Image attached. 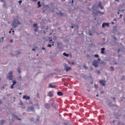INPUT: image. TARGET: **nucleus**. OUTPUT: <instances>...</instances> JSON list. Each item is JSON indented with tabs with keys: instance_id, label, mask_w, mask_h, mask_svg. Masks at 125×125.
Instances as JSON below:
<instances>
[{
	"instance_id": "obj_1",
	"label": "nucleus",
	"mask_w": 125,
	"mask_h": 125,
	"mask_svg": "<svg viewBox=\"0 0 125 125\" xmlns=\"http://www.w3.org/2000/svg\"><path fill=\"white\" fill-rule=\"evenodd\" d=\"M89 10L90 11H92L94 15H98V14H100V15H103L104 14V12H102L100 11H97V6H95V5H93Z\"/></svg>"
},
{
	"instance_id": "obj_2",
	"label": "nucleus",
	"mask_w": 125,
	"mask_h": 125,
	"mask_svg": "<svg viewBox=\"0 0 125 125\" xmlns=\"http://www.w3.org/2000/svg\"><path fill=\"white\" fill-rule=\"evenodd\" d=\"M18 25H21V22H20L18 20L15 19L12 23V26L14 28H17Z\"/></svg>"
},
{
	"instance_id": "obj_3",
	"label": "nucleus",
	"mask_w": 125,
	"mask_h": 125,
	"mask_svg": "<svg viewBox=\"0 0 125 125\" xmlns=\"http://www.w3.org/2000/svg\"><path fill=\"white\" fill-rule=\"evenodd\" d=\"M80 28V26L78 24H74V30L76 31L77 35L78 36H80L81 35H83V33L81 32L80 33V31H79V28Z\"/></svg>"
},
{
	"instance_id": "obj_4",
	"label": "nucleus",
	"mask_w": 125,
	"mask_h": 125,
	"mask_svg": "<svg viewBox=\"0 0 125 125\" xmlns=\"http://www.w3.org/2000/svg\"><path fill=\"white\" fill-rule=\"evenodd\" d=\"M7 79H8L9 81H12L13 80V72L10 71L7 76Z\"/></svg>"
},
{
	"instance_id": "obj_5",
	"label": "nucleus",
	"mask_w": 125,
	"mask_h": 125,
	"mask_svg": "<svg viewBox=\"0 0 125 125\" xmlns=\"http://www.w3.org/2000/svg\"><path fill=\"white\" fill-rule=\"evenodd\" d=\"M57 47L60 50H62L63 49V43L61 42H57Z\"/></svg>"
},
{
	"instance_id": "obj_6",
	"label": "nucleus",
	"mask_w": 125,
	"mask_h": 125,
	"mask_svg": "<svg viewBox=\"0 0 125 125\" xmlns=\"http://www.w3.org/2000/svg\"><path fill=\"white\" fill-rule=\"evenodd\" d=\"M64 70L66 72H69V71L72 70V67H69L67 64H65L64 65Z\"/></svg>"
},
{
	"instance_id": "obj_7",
	"label": "nucleus",
	"mask_w": 125,
	"mask_h": 125,
	"mask_svg": "<svg viewBox=\"0 0 125 125\" xmlns=\"http://www.w3.org/2000/svg\"><path fill=\"white\" fill-rule=\"evenodd\" d=\"M92 65L95 67V68H97V67H98V61L96 60H94L92 62Z\"/></svg>"
},
{
	"instance_id": "obj_8",
	"label": "nucleus",
	"mask_w": 125,
	"mask_h": 125,
	"mask_svg": "<svg viewBox=\"0 0 125 125\" xmlns=\"http://www.w3.org/2000/svg\"><path fill=\"white\" fill-rule=\"evenodd\" d=\"M35 111V108L33 106H29L27 107L28 112H34Z\"/></svg>"
},
{
	"instance_id": "obj_9",
	"label": "nucleus",
	"mask_w": 125,
	"mask_h": 125,
	"mask_svg": "<svg viewBox=\"0 0 125 125\" xmlns=\"http://www.w3.org/2000/svg\"><path fill=\"white\" fill-rule=\"evenodd\" d=\"M44 106L47 110H49V109H50V104L48 103L44 104Z\"/></svg>"
},
{
	"instance_id": "obj_10",
	"label": "nucleus",
	"mask_w": 125,
	"mask_h": 125,
	"mask_svg": "<svg viewBox=\"0 0 125 125\" xmlns=\"http://www.w3.org/2000/svg\"><path fill=\"white\" fill-rule=\"evenodd\" d=\"M33 27L35 28L34 31L37 32L38 30H39V26H38V23L34 24Z\"/></svg>"
},
{
	"instance_id": "obj_11",
	"label": "nucleus",
	"mask_w": 125,
	"mask_h": 125,
	"mask_svg": "<svg viewBox=\"0 0 125 125\" xmlns=\"http://www.w3.org/2000/svg\"><path fill=\"white\" fill-rule=\"evenodd\" d=\"M51 106L54 108L56 110L57 109V104L54 103V102L51 103Z\"/></svg>"
},
{
	"instance_id": "obj_12",
	"label": "nucleus",
	"mask_w": 125,
	"mask_h": 125,
	"mask_svg": "<svg viewBox=\"0 0 125 125\" xmlns=\"http://www.w3.org/2000/svg\"><path fill=\"white\" fill-rule=\"evenodd\" d=\"M23 99H25V100H30L31 98L29 96L24 95L22 97Z\"/></svg>"
},
{
	"instance_id": "obj_13",
	"label": "nucleus",
	"mask_w": 125,
	"mask_h": 125,
	"mask_svg": "<svg viewBox=\"0 0 125 125\" xmlns=\"http://www.w3.org/2000/svg\"><path fill=\"white\" fill-rule=\"evenodd\" d=\"M100 83L102 86H105V81L101 80L100 81Z\"/></svg>"
},
{
	"instance_id": "obj_14",
	"label": "nucleus",
	"mask_w": 125,
	"mask_h": 125,
	"mask_svg": "<svg viewBox=\"0 0 125 125\" xmlns=\"http://www.w3.org/2000/svg\"><path fill=\"white\" fill-rule=\"evenodd\" d=\"M56 87V85H52L51 83H49L48 86V88H55Z\"/></svg>"
},
{
	"instance_id": "obj_15",
	"label": "nucleus",
	"mask_w": 125,
	"mask_h": 125,
	"mask_svg": "<svg viewBox=\"0 0 125 125\" xmlns=\"http://www.w3.org/2000/svg\"><path fill=\"white\" fill-rule=\"evenodd\" d=\"M13 118H15L16 120H18V121H21V118H19L17 115L16 114H13Z\"/></svg>"
},
{
	"instance_id": "obj_16",
	"label": "nucleus",
	"mask_w": 125,
	"mask_h": 125,
	"mask_svg": "<svg viewBox=\"0 0 125 125\" xmlns=\"http://www.w3.org/2000/svg\"><path fill=\"white\" fill-rule=\"evenodd\" d=\"M47 96H49V97H53V94H52V92L50 91L49 93H48Z\"/></svg>"
},
{
	"instance_id": "obj_17",
	"label": "nucleus",
	"mask_w": 125,
	"mask_h": 125,
	"mask_svg": "<svg viewBox=\"0 0 125 125\" xmlns=\"http://www.w3.org/2000/svg\"><path fill=\"white\" fill-rule=\"evenodd\" d=\"M98 6H99L101 8V9H104V7L102 6V4H101V2H100L99 4L98 5Z\"/></svg>"
},
{
	"instance_id": "obj_18",
	"label": "nucleus",
	"mask_w": 125,
	"mask_h": 125,
	"mask_svg": "<svg viewBox=\"0 0 125 125\" xmlns=\"http://www.w3.org/2000/svg\"><path fill=\"white\" fill-rule=\"evenodd\" d=\"M62 55L63 56H65V57H69L70 56V54L66 53V52L63 53Z\"/></svg>"
},
{
	"instance_id": "obj_19",
	"label": "nucleus",
	"mask_w": 125,
	"mask_h": 125,
	"mask_svg": "<svg viewBox=\"0 0 125 125\" xmlns=\"http://www.w3.org/2000/svg\"><path fill=\"white\" fill-rule=\"evenodd\" d=\"M57 94L59 96H62L63 95V93L61 91H58L57 92Z\"/></svg>"
},
{
	"instance_id": "obj_20",
	"label": "nucleus",
	"mask_w": 125,
	"mask_h": 125,
	"mask_svg": "<svg viewBox=\"0 0 125 125\" xmlns=\"http://www.w3.org/2000/svg\"><path fill=\"white\" fill-rule=\"evenodd\" d=\"M57 14L58 15V16H63V15H64V14H63L61 12H59V13H57Z\"/></svg>"
},
{
	"instance_id": "obj_21",
	"label": "nucleus",
	"mask_w": 125,
	"mask_h": 125,
	"mask_svg": "<svg viewBox=\"0 0 125 125\" xmlns=\"http://www.w3.org/2000/svg\"><path fill=\"white\" fill-rule=\"evenodd\" d=\"M41 28L42 29H43L44 27H45V23H43V24L42 23H41Z\"/></svg>"
},
{
	"instance_id": "obj_22",
	"label": "nucleus",
	"mask_w": 125,
	"mask_h": 125,
	"mask_svg": "<svg viewBox=\"0 0 125 125\" xmlns=\"http://www.w3.org/2000/svg\"><path fill=\"white\" fill-rule=\"evenodd\" d=\"M37 4L38 5V7H42V4H41V1H39L37 2Z\"/></svg>"
},
{
	"instance_id": "obj_23",
	"label": "nucleus",
	"mask_w": 125,
	"mask_h": 125,
	"mask_svg": "<svg viewBox=\"0 0 125 125\" xmlns=\"http://www.w3.org/2000/svg\"><path fill=\"white\" fill-rule=\"evenodd\" d=\"M12 83H13L12 84L14 85H15V84L17 83V82L16 81V80H13Z\"/></svg>"
},
{
	"instance_id": "obj_24",
	"label": "nucleus",
	"mask_w": 125,
	"mask_h": 125,
	"mask_svg": "<svg viewBox=\"0 0 125 125\" xmlns=\"http://www.w3.org/2000/svg\"><path fill=\"white\" fill-rule=\"evenodd\" d=\"M114 116H115L116 119H117V120H119V117L118 116V113H115L114 114Z\"/></svg>"
},
{
	"instance_id": "obj_25",
	"label": "nucleus",
	"mask_w": 125,
	"mask_h": 125,
	"mask_svg": "<svg viewBox=\"0 0 125 125\" xmlns=\"http://www.w3.org/2000/svg\"><path fill=\"white\" fill-rule=\"evenodd\" d=\"M3 7L4 8H6L7 7V6L6 5V3H4L3 4Z\"/></svg>"
},
{
	"instance_id": "obj_26",
	"label": "nucleus",
	"mask_w": 125,
	"mask_h": 125,
	"mask_svg": "<svg viewBox=\"0 0 125 125\" xmlns=\"http://www.w3.org/2000/svg\"><path fill=\"white\" fill-rule=\"evenodd\" d=\"M18 72L19 74H20L21 73V69H20V67H18Z\"/></svg>"
},
{
	"instance_id": "obj_27",
	"label": "nucleus",
	"mask_w": 125,
	"mask_h": 125,
	"mask_svg": "<svg viewBox=\"0 0 125 125\" xmlns=\"http://www.w3.org/2000/svg\"><path fill=\"white\" fill-rule=\"evenodd\" d=\"M105 26H106L105 22L103 23L102 25V28H105Z\"/></svg>"
},
{
	"instance_id": "obj_28",
	"label": "nucleus",
	"mask_w": 125,
	"mask_h": 125,
	"mask_svg": "<svg viewBox=\"0 0 125 125\" xmlns=\"http://www.w3.org/2000/svg\"><path fill=\"white\" fill-rule=\"evenodd\" d=\"M21 80H22V77H21V76H20L18 78V81H21Z\"/></svg>"
},
{
	"instance_id": "obj_29",
	"label": "nucleus",
	"mask_w": 125,
	"mask_h": 125,
	"mask_svg": "<svg viewBox=\"0 0 125 125\" xmlns=\"http://www.w3.org/2000/svg\"><path fill=\"white\" fill-rule=\"evenodd\" d=\"M110 69L111 71H115V68H114V67L113 66H110Z\"/></svg>"
},
{
	"instance_id": "obj_30",
	"label": "nucleus",
	"mask_w": 125,
	"mask_h": 125,
	"mask_svg": "<svg viewBox=\"0 0 125 125\" xmlns=\"http://www.w3.org/2000/svg\"><path fill=\"white\" fill-rule=\"evenodd\" d=\"M20 54H21V52H20V51H18L17 52V54H16V55H20Z\"/></svg>"
},
{
	"instance_id": "obj_31",
	"label": "nucleus",
	"mask_w": 125,
	"mask_h": 125,
	"mask_svg": "<svg viewBox=\"0 0 125 125\" xmlns=\"http://www.w3.org/2000/svg\"><path fill=\"white\" fill-rule=\"evenodd\" d=\"M69 3H71V4H72V5H74V0H72L71 1H69Z\"/></svg>"
},
{
	"instance_id": "obj_32",
	"label": "nucleus",
	"mask_w": 125,
	"mask_h": 125,
	"mask_svg": "<svg viewBox=\"0 0 125 125\" xmlns=\"http://www.w3.org/2000/svg\"><path fill=\"white\" fill-rule=\"evenodd\" d=\"M112 38L114 41H117V38L115 36H112Z\"/></svg>"
},
{
	"instance_id": "obj_33",
	"label": "nucleus",
	"mask_w": 125,
	"mask_h": 125,
	"mask_svg": "<svg viewBox=\"0 0 125 125\" xmlns=\"http://www.w3.org/2000/svg\"><path fill=\"white\" fill-rule=\"evenodd\" d=\"M4 124V120H2L1 121L0 125H3Z\"/></svg>"
},
{
	"instance_id": "obj_34",
	"label": "nucleus",
	"mask_w": 125,
	"mask_h": 125,
	"mask_svg": "<svg viewBox=\"0 0 125 125\" xmlns=\"http://www.w3.org/2000/svg\"><path fill=\"white\" fill-rule=\"evenodd\" d=\"M94 57H96L97 58H99V55L98 54H95L94 55Z\"/></svg>"
},
{
	"instance_id": "obj_35",
	"label": "nucleus",
	"mask_w": 125,
	"mask_h": 125,
	"mask_svg": "<svg viewBox=\"0 0 125 125\" xmlns=\"http://www.w3.org/2000/svg\"><path fill=\"white\" fill-rule=\"evenodd\" d=\"M53 40L54 41H56V40H57V37H56V36H54Z\"/></svg>"
},
{
	"instance_id": "obj_36",
	"label": "nucleus",
	"mask_w": 125,
	"mask_h": 125,
	"mask_svg": "<svg viewBox=\"0 0 125 125\" xmlns=\"http://www.w3.org/2000/svg\"><path fill=\"white\" fill-rule=\"evenodd\" d=\"M11 88L12 89H13V88H14V85H13V84H12L11 86H10Z\"/></svg>"
},
{
	"instance_id": "obj_37",
	"label": "nucleus",
	"mask_w": 125,
	"mask_h": 125,
	"mask_svg": "<svg viewBox=\"0 0 125 125\" xmlns=\"http://www.w3.org/2000/svg\"><path fill=\"white\" fill-rule=\"evenodd\" d=\"M101 50L102 51H104L105 50V48L104 47L101 48Z\"/></svg>"
},
{
	"instance_id": "obj_38",
	"label": "nucleus",
	"mask_w": 125,
	"mask_h": 125,
	"mask_svg": "<svg viewBox=\"0 0 125 125\" xmlns=\"http://www.w3.org/2000/svg\"><path fill=\"white\" fill-rule=\"evenodd\" d=\"M83 68L84 69H85V70H87L88 68L87 66H86L85 65H83Z\"/></svg>"
},
{
	"instance_id": "obj_39",
	"label": "nucleus",
	"mask_w": 125,
	"mask_h": 125,
	"mask_svg": "<svg viewBox=\"0 0 125 125\" xmlns=\"http://www.w3.org/2000/svg\"><path fill=\"white\" fill-rule=\"evenodd\" d=\"M36 121H37V122H39V121H40V116L37 117V119H36Z\"/></svg>"
},
{
	"instance_id": "obj_40",
	"label": "nucleus",
	"mask_w": 125,
	"mask_h": 125,
	"mask_svg": "<svg viewBox=\"0 0 125 125\" xmlns=\"http://www.w3.org/2000/svg\"><path fill=\"white\" fill-rule=\"evenodd\" d=\"M105 26H106V27H109V23H106L105 22Z\"/></svg>"
},
{
	"instance_id": "obj_41",
	"label": "nucleus",
	"mask_w": 125,
	"mask_h": 125,
	"mask_svg": "<svg viewBox=\"0 0 125 125\" xmlns=\"http://www.w3.org/2000/svg\"><path fill=\"white\" fill-rule=\"evenodd\" d=\"M47 47H51V44H48L47 45Z\"/></svg>"
},
{
	"instance_id": "obj_42",
	"label": "nucleus",
	"mask_w": 125,
	"mask_h": 125,
	"mask_svg": "<svg viewBox=\"0 0 125 125\" xmlns=\"http://www.w3.org/2000/svg\"><path fill=\"white\" fill-rule=\"evenodd\" d=\"M19 3L21 5V3H22V0H20L19 1Z\"/></svg>"
},
{
	"instance_id": "obj_43",
	"label": "nucleus",
	"mask_w": 125,
	"mask_h": 125,
	"mask_svg": "<svg viewBox=\"0 0 125 125\" xmlns=\"http://www.w3.org/2000/svg\"><path fill=\"white\" fill-rule=\"evenodd\" d=\"M37 96L38 98H40V94L39 93H37Z\"/></svg>"
},
{
	"instance_id": "obj_44",
	"label": "nucleus",
	"mask_w": 125,
	"mask_h": 125,
	"mask_svg": "<svg viewBox=\"0 0 125 125\" xmlns=\"http://www.w3.org/2000/svg\"><path fill=\"white\" fill-rule=\"evenodd\" d=\"M51 46H54V42H52Z\"/></svg>"
},
{
	"instance_id": "obj_45",
	"label": "nucleus",
	"mask_w": 125,
	"mask_h": 125,
	"mask_svg": "<svg viewBox=\"0 0 125 125\" xmlns=\"http://www.w3.org/2000/svg\"><path fill=\"white\" fill-rule=\"evenodd\" d=\"M101 53L102 54H104V53H105V52H104V51H101Z\"/></svg>"
},
{
	"instance_id": "obj_46",
	"label": "nucleus",
	"mask_w": 125,
	"mask_h": 125,
	"mask_svg": "<svg viewBox=\"0 0 125 125\" xmlns=\"http://www.w3.org/2000/svg\"><path fill=\"white\" fill-rule=\"evenodd\" d=\"M30 121H31V122H34V121H35V120L34 119V118H31Z\"/></svg>"
},
{
	"instance_id": "obj_47",
	"label": "nucleus",
	"mask_w": 125,
	"mask_h": 125,
	"mask_svg": "<svg viewBox=\"0 0 125 125\" xmlns=\"http://www.w3.org/2000/svg\"><path fill=\"white\" fill-rule=\"evenodd\" d=\"M88 35H89V36H90L91 37V36H92V34L91 33V32H88Z\"/></svg>"
},
{
	"instance_id": "obj_48",
	"label": "nucleus",
	"mask_w": 125,
	"mask_h": 125,
	"mask_svg": "<svg viewBox=\"0 0 125 125\" xmlns=\"http://www.w3.org/2000/svg\"><path fill=\"white\" fill-rule=\"evenodd\" d=\"M0 1H1V2H5V0H0Z\"/></svg>"
},
{
	"instance_id": "obj_49",
	"label": "nucleus",
	"mask_w": 125,
	"mask_h": 125,
	"mask_svg": "<svg viewBox=\"0 0 125 125\" xmlns=\"http://www.w3.org/2000/svg\"><path fill=\"white\" fill-rule=\"evenodd\" d=\"M42 49L43 50H45V48L44 47H42Z\"/></svg>"
},
{
	"instance_id": "obj_50",
	"label": "nucleus",
	"mask_w": 125,
	"mask_h": 125,
	"mask_svg": "<svg viewBox=\"0 0 125 125\" xmlns=\"http://www.w3.org/2000/svg\"><path fill=\"white\" fill-rule=\"evenodd\" d=\"M22 104H23V103L22 102V101H20V105H22Z\"/></svg>"
},
{
	"instance_id": "obj_51",
	"label": "nucleus",
	"mask_w": 125,
	"mask_h": 125,
	"mask_svg": "<svg viewBox=\"0 0 125 125\" xmlns=\"http://www.w3.org/2000/svg\"><path fill=\"white\" fill-rule=\"evenodd\" d=\"M97 72L98 75H99V74H100V71H99V70L97 71Z\"/></svg>"
},
{
	"instance_id": "obj_52",
	"label": "nucleus",
	"mask_w": 125,
	"mask_h": 125,
	"mask_svg": "<svg viewBox=\"0 0 125 125\" xmlns=\"http://www.w3.org/2000/svg\"><path fill=\"white\" fill-rule=\"evenodd\" d=\"M112 99H113V100H116V99H117L116 97L112 98Z\"/></svg>"
},
{
	"instance_id": "obj_53",
	"label": "nucleus",
	"mask_w": 125,
	"mask_h": 125,
	"mask_svg": "<svg viewBox=\"0 0 125 125\" xmlns=\"http://www.w3.org/2000/svg\"><path fill=\"white\" fill-rule=\"evenodd\" d=\"M1 104H2V101L0 100V105H1Z\"/></svg>"
},
{
	"instance_id": "obj_54",
	"label": "nucleus",
	"mask_w": 125,
	"mask_h": 125,
	"mask_svg": "<svg viewBox=\"0 0 125 125\" xmlns=\"http://www.w3.org/2000/svg\"><path fill=\"white\" fill-rule=\"evenodd\" d=\"M32 1H34L35 2H37L38 1V0H32Z\"/></svg>"
},
{
	"instance_id": "obj_55",
	"label": "nucleus",
	"mask_w": 125,
	"mask_h": 125,
	"mask_svg": "<svg viewBox=\"0 0 125 125\" xmlns=\"http://www.w3.org/2000/svg\"><path fill=\"white\" fill-rule=\"evenodd\" d=\"M12 35H14V33L15 32V31H14V30H12Z\"/></svg>"
},
{
	"instance_id": "obj_56",
	"label": "nucleus",
	"mask_w": 125,
	"mask_h": 125,
	"mask_svg": "<svg viewBox=\"0 0 125 125\" xmlns=\"http://www.w3.org/2000/svg\"><path fill=\"white\" fill-rule=\"evenodd\" d=\"M90 70H91V71H92L93 70V68L92 67H91L90 68Z\"/></svg>"
},
{
	"instance_id": "obj_57",
	"label": "nucleus",
	"mask_w": 125,
	"mask_h": 125,
	"mask_svg": "<svg viewBox=\"0 0 125 125\" xmlns=\"http://www.w3.org/2000/svg\"><path fill=\"white\" fill-rule=\"evenodd\" d=\"M32 51H36V49L32 48Z\"/></svg>"
},
{
	"instance_id": "obj_58",
	"label": "nucleus",
	"mask_w": 125,
	"mask_h": 125,
	"mask_svg": "<svg viewBox=\"0 0 125 125\" xmlns=\"http://www.w3.org/2000/svg\"><path fill=\"white\" fill-rule=\"evenodd\" d=\"M103 41H106V39L105 38H103Z\"/></svg>"
},
{
	"instance_id": "obj_59",
	"label": "nucleus",
	"mask_w": 125,
	"mask_h": 125,
	"mask_svg": "<svg viewBox=\"0 0 125 125\" xmlns=\"http://www.w3.org/2000/svg\"><path fill=\"white\" fill-rule=\"evenodd\" d=\"M71 28H72V29H73L74 28V25L73 26V25H72L71 26Z\"/></svg>"
},
{
	"instance_id": "obj_60",
	"label": "nucleus",
	"mask_w": 125,
	"mask_h": 125,
	"mask_svg": "<svg viewBox=\"0 0 125 125\" xmlns=\"http://www.w3.org/2000/svg\"><path fill=\"white\" fill-rule=\"evenodd\" d=\"M41 72H39V73H36L35 75H36V76H38V75H39V74H40Z\"/></svg>"
},
{
	"instance_id": "obj_61",
	"label": "nucleus",
	"mask_w": 125,
	"mask_h": 125,
	"mask_svg": "<svg viewBox=\"0 0 125 125\" xmlns=\"http://www.w3.org/2000/svg\"><path fill=\"white\" fill-rule=\"evenodd\" d=\"M113 21H117V19H116V18L114 19Z\"/></svg>"
},
{
	"instance_id": "obj_62",
	"label": "nucleus",
	"mask_w": 125,
	"mask_h": 125,
	"mask_svg": "<svg viewBox=\"0 0 125 125\" xmlns=\"http://www.w3.org/2000/svg\"><path fill=\"white\" fill-rule=\"evenodd\" d=\"M63 125H68V123H63Z\"/></svg>"
},
{
	"instance_id": "obj_63",
	"label": "nucleus",
	"mask_w": 125,
	"mask_h": 125,
	"mask_svg": "<svg viewBox=\"0 0 125 125\" xmlns=\"http://www.w3.org/2000/svg\"><path fill=\"white\" fill-rule=\"evenodd\" d=\"M29 104H33V103L32 102V101L29 102Z\"/></svg>"
},
{
	"instance_id": "obj_64",
	"label": "nucleus",
	"mask_w": 125,
	"mask_h": 125,
	"mask_svg": "<svg viewBox=\"0 0 125 125\" xmlns=\"http://www.w3.org/2000/svg\"><path fill=\"white\" fill-rule=\"evenodd\" d=\"M124 22H125V17H124Z\"/></svg>"
}]
</instances>
